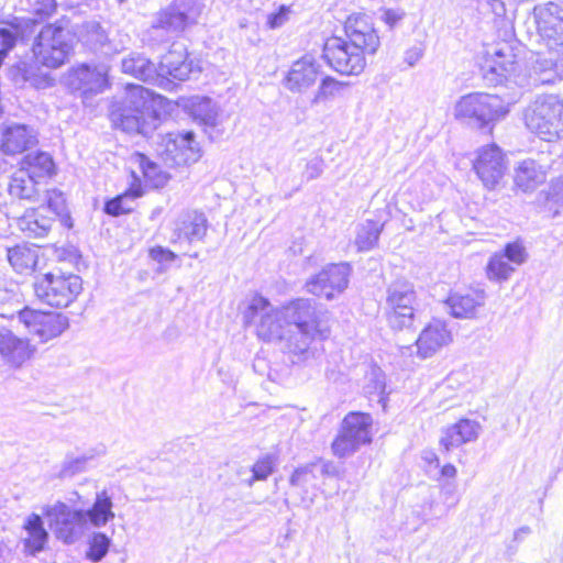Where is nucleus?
<instances>
[{
	"mask_svg": "<svg viewBox=\"0 0 563 563\" xmlns=\"http://www.w3.org/2000/svg\"><path fill=\"white\" fill-rule=\"evenodd\" d=\"M23 536L21 543L23 545V553L30 556H35L44 551L49 534L44 527L42 517L37 514H30L23 521L22 526Z\"/></svg>",
	"mask_w": 563,
	"mask_h": 563,
	"instance_id": "23",
	"label": "nucleus"
},
{
	"mask_svg": "<svg viewBox=\"0 0 563 563\" xmlns=\"http://www.w3.org/2000/svg\"><path fill=\"white\" fill-rule=\"evenodd\" d=\"M508 112V107L498 96L482 92L461 97L454 107L456 119H468L482 129L504 118Z\"/></svg>",
	"mask_w": 563,
	"mask_h": 563,
	"instance_id": "6",
	"label": "nucleus"
},
{
	"mask_svg": "<svg viewBox=\"0 0 563 563\" xmlns=\"http://www.w3.org/2000/svg\"><path fill=\"white\" fill-rule=\"evenodd\" d=\"M534 203L540 212L551 218L563 213V177L552 180L548 189L538 192Z\"/></svg>",
	"mask_w": 563,
	"mask_h": 563,
	"instance_id": "30",
	"label": "nucleus"
},
{
	"mask_svg": "<svg viewBox=\"0 0 563 563\" xmlns=\"http://www.w3.org/2000/svg\"><path fill=\"white\" fill-rule=\"evenodd\" d=\"M516 68L517 62L515 60V55L512 54L511 48L505 44L501 47L494 49L492 60H486L484 69L487 73L485 74V77H487L488 74H492L495 77L490 78V80L496 84H501L515 73Z\"/></svg>",
	"mask_w": 563,
	"mask_h": 563,
	"instance_id": "28",
	"label": "nucleus"
},
{
	"mask_svg": "<svg viewBox=\"0 0 563 563\" xmlns=\"http://www.w3.org/2000/svg\"><path fill=\"white\" fill-rule=\"evenodd\" d=\"M486 269L489 278L507 279L515 271V266L503 253H499L489 257Z\"/></svg>",
	"mask_w": 563,
	"mask_h": 563,
	"instance_id": "44",
	"label": "nucleus"
},
{
	"mask_svg": "<svg viewBox=\"0 0 563 563\" xmlns=\"http://www.w3.org/2000/svg\"><path fill=\"white\" fill-rule=\"evenodd\" d=\"M341 82L335 80L334 78L327 76L321 80L319 89L312 99V103H319L322 100H325L330 97H333L335 92L340 89Z\"/></svg>",
	"mask_w": 563,
	"mask_h": 563,
	"instance_id": "49",
	"label": "nucleus"
},
{
	"mask_svg": "<svg viewBox=\"0 0 563 563\" xmlns=\"http://www.w3.org/2000/svg\"><path fill=\"white\" fill-rule=\"evenodd\" d=\"M20 167L25 169L31 176H34L38 181L42 178L52 176L55 172L52 156L41 151L25 155L20 163Z\"/></svg>",
	"mask_w": 563,
	"mask_h": 563,
	"instance_id": "34",
	"label": "nucleus"
},
{
	"mask_svg": "<svg viewBox=\"0 0 563 563\" xmlns=\"http://www.w3.org/2000/svg\"><path fill=\"white\" fill-rule=\"evenodd\" d=\"M481 431L482 426L476 420L468 418L460 419L442 430L440 445L449 452L463 444L476 441Z\"/></svg>",
	"mask_w": 563,
	"mask_h": 563,
	"instance_id": "20",
	"label": "nucleus"
},
{
	"mask_svg": "<svg viewBox=\"0 0 563 563\" xmlns=\"http://www.w3.org/2000/svg\"><path fill=\"white\" fill-rule=\"evenodd\" d=\"M452 333L446 323L440 319H433L419 334L416 345L418 355L428 358L442 347L452 342Z\"/></svg>",
	"mask_w": 563,
	"mask_h": 563,
	"instance_id": "17",
	"label": "nucleus"
},
{
	"mask_svg": "<svg viewBox=\"0 0 563 563\" xmlns=\"http://www.w3.org/2000/svg\"><path fill=\"white\" fill-rule=\"evenodd\" d=\"M308 291L319 298H325L332 300L335 294L344 291L346 284H308Z\"/></svg>",
	"mask_w": 563,
	"mask_h": 563,
	"instance_id": "47",
	"label": "nucleus"
},
{
	"mask_svg": "<svg viewBox=\"0 0 563 563\" xmlns=\"http://www.w3.org/2000/svg\"><path fill=\"white\" fill-rule=\"evenodd\" d=\"M380 11V19L389 29H394L406 16L402 9H382Z\"/></svg>",
	"mask_w": 563,
	"mask_h": 563,
	"instance_id": "53",
	"label": "nucleus"
},
{
	"mask_svg": "<svg viewBox=\"0 0 563 563\" xmlns=\"http://www.w3.org/2000/svg\"><path fill=\"white\" fill-rule=\"evenodd\" d=\"M22 22H23V20H21L15 25L16 32H13L9 29H0V45H1L0 49H5V53H9L15 46L18 36L21 37L20 32H19V26Z\"/></svg>",
	"mask_w": 563,
	"mask_h": 563,
	"instance_id": "51",
	"label": "nucleus"
},
{
	"mask_svg": "<svg viewBox=\"0 0 563 563\" xmlns=\"http://www.w3.org/2000/svg\"><path fill=\"white\" fill-rule=\"evenodd\" d=\"M165 159L172 164L180 166L195 163L199 158V147L195 140V133L187 131L168 132L163 136Z\"/></svg>",
	"mask_w": 563,
	"mask_h": 563,
	"instance_id": "15",
	"label": "nucleus"
},
{
	"mask_svg": "<svg viewBox=\"0 0 563 563\" xmlns=\"http://www.w3.org/2000/svg\"><path fill=\"white\" fill-rule=\"evenodd\" d=\"M157 68V82L161 86L172 77L184 81L188 79L191 73V65L187 62V55L184 51L172 49L162 57Z\"/></svg>",
	"mask_w": 563,
	"mask_h": 563,
	"instance_id": "25",
	"label": "nucleus"
},
{
	"mask_svg": "<svg viewBox=\"0 0 563 563\" xmlns=\"http://www.w3.org/2000/svg\"><path fill=\"white\" fill-rule=\"evenodd\" d=\"M373 419L371 415L360 411L347 413L341 424L339 434L332 442V452L338 457H346L356 452L361 445L369 443L371 427Z\"/></svg>",
	"mask_w": 563,
	"mask_h": 563,
	"instance_id": "7",
	"label": "nucleus"
},
{
	"mask_svg": "<svg viewBox=\"0 0 563 563\" xmlns=\"http://www.w3.org/2000/svg\"><path fill=\"white\" fill-rule=\"evenodd\" d=\"M275 460L271 455H265L260 459L252 467V477L247 481L250 486L255 481H265L274 471Z\"/></svg>",
	"mask_w": 563,
	"mask_h": 563,
	"instance_id": "46",
	"label": "nucleus"
},
{
	"mask_svg": "<svg viewBox=\"0 0 563 563\" xmlns=\"http://www.w3.org/2000/svg\"><path fill=\"white\" fill-rule=\"evenodd\" d=\"M314 468L316 464L313 463L296 468L290 476V485L299 488H306L309 485H313L317 479Z\"/></svg>",
	"mask_w": 563,
	"mask_h": 563,
	"instance_id": "45",
	"label": "nucleus"
},
{
	"mask_svg": "<svg viewBox=\"0 0 563 563\" xmlns=\"http://www.w3.org/2000/svg\"><path fill=\"white\" fill-rule=\"evenodd\" d=\"M137 162L145 180L155 188H161L168 181V175L159 166L148 159L144 154H137Z\"/></svg>",
	"mask_w": 563,
	"mask_h": 563,
	"instance_id": "40",
	"label": "nucleus"
},
{
	"mask_svg": "<svg viewBox=\"0 0 563 563\" xmlns=\"http://www.w3.org/2000/svg\"><path fill=\"white\" fill-rule=\"evenodd\" d=\"M456 473H457L456 467L453 464H445L441 468V475L444 477L453 478L456 476Z\"/></svg>",
	"mask_w": 563,
	"mask_h": 563,
	"instance_id": "59",
	"label": "nucleus"
},
{
	"mask_svg": "<svg viewBox=\"0 0 563 563\" xmlns=\"http://www.w3.org/2000/svg\"><path fill=\"white\" fill-rule=\"evenodd\" d=\"M8 53H5V49H0V67L3 64L4 58L7 57Z\"/></svg>",
	"mask_w": 563,
	"mask_h": 563,
	"instance_id": "64",
	"label": "nucleus"
},
{
	"mask_svg": "<svg viewBox=\"0 0 563 563\" xmlns=\"http://www.w3.org/2000/svg\"><path fill=\"white\" fill-rule=\"evenodd\" d=\"M122 71L144 82L156 85L157 68L154 63L141 54L132 53L122 59Z\"/></svg>",
	"mask_w": 563,
	"mask_h": 563,
	"instance_id": "32",
	"label": "nucleus"
},
{
	"mask_svg": "<svg viewBox=\"0 0 563 563\" xmlns=\"http://www.w3.org/2000/svg\"><path fill=\"white\" fill-rule=\"evenodd\" d=\"M320 65L311 56L296 60L286 77L285 85L292 92H302L310 88L320 74Z\"/></svg>",
	"mask_w": 563,
	"mask_h": 563,
	"instance_id": "22",
	"label": "nucleus"
},
{
	"mask_svg": "<svg viewBox=\"0 0 563 563\" xmlns=\"http://www.w3.org/2000/svg\"><path fill=\"white\" fill-rule=\"evenodd\" d=\"M531 532L530 528L525 526V527H521L519 528L516 532H515V539L516 540H519L521 538V536L523 534H529Z\"/></svg>",
	"mask_w": 563,
	"mask_h": 563,
	"instance_id": "62",
	"label": "nucleus"
},
{
	"mask_svg": "<svg viewBox=\"0 0 563 563\" xmlns=\"http://www.w3.org/2000/svg\"><path fill=\"white\" fill-rule=\"evenodd\" d=\"M82 515L85 517L86 523L90 522V525L95 528H102L109 521L113 520V503L107 490L97 493L95 503L92 504L91 508L82 510Z\"/></svg>",
	"mask_w": 563,
	"mask_h": 563,
	"instance_id": "31",
	"label": "nucleus"
},
{
	"mask_svg": "<svg viewBox=\"0 0 563 563\" xmlns=\"http://www.w3.org/2000/svg\"><path fill=\"white\" fill-rule=\"evenodd\" d=\"M216 112L213 110H209L203 117L202 122L206 125L214 126L216 125Z\"/></svg>",
	"mask_w": 563,
	"mask_h": 563,
	"instance_id": "61",
	"label": "nucleus"
},
{
	"mask_svg": "<svg viewBox=\"0 0 563 563\" xmlns=\"http://www.w3.org/2000/svg\"><path fill=\"white\" fill-rule=\"evenodd\" d=\"M10 265L19 274H30L37 264V251L27 245H15L7 250Z\"/></svg>",
	"mask_w": 563,
	"mask_h": 563,
	"instance_id": "35",
	"label": "nucleus"
},
{
	"mask_svg": "<svg viewBox=\"0 0 563 563\" xmlns=\"http://www.w3.org/2000/svg\"><path fill=\"white\" fill-rule=\"evenodd\" d=\"M42 512L47 518L56 539L63 543L74 544L84 536L87 523L82 509H71L67 504L56 501L53 505H45Z\"/></svg>",
	"mask_w": 563,
	"mask_h": 563,
	"instance_id": "8",
	"label": "nucleus"
},
{
	"mask_svg": "<svg viewBox=\"0 0 563 563\" xmlns=\"http://www.w3.org/2000/svg\"><path fill=\"white\" fill-rule=\"evenodd\" d=\"M473 169L486 189H495L507 170L506 155L494 143L482 146L473 161Z\"/></svg>",
	"mask_w": 563,
	"mask_h": 563,
	"instance_id": "12",
	"label": "nucleus"
},
{
	"mask_svg": "<svg viewBox=\"0 0 563 563\" xmlns=\"http://www.w3.org/2000/svg\"><path fill=\"white\" fill-rule=\"evenodd\" d=\"M79 36L91 49H103L108 43V34L98 21H86L80 25Z\"/></svg>",
	"mask_w": 563,
	"mask_h": 563,
	"instance_id": "38",
	"label": "nucleus"
},
{
	"mask_svg": "<svg viewBox=\"0 0 563 563\" xmlns=\"http://www.w3.org/2000/svg\"><path fill=\"white\" fill-rule=\"evenodd\" d=\"M417 294L412 284H391L387 291V321L395 331L410 329L415 322Z\"/></svg>",
	"mask_w": 563,
	"mask_h": 563,
	"instance_id": "10",
	"label": "nucleus"
},
{
	"mask_svg": "<svg viewBox=\"0 0 563 563\" xmlns=\"http://www.w3.org/2000/svg\"><path fill=\"white\" fill-rule=\"evenodd\" d=\"M82 284H32L37 299L51 307H67L82 290Z\"/></svg>",
	"mask_w": 563,
	"mask_h": 563,
	"instance_id": "21",
	"label": "nucleus"
},
{
	"mask_svg": "<svg viewBox=\"0 0 563 563\" xmlns=\"http://www.w3.org/2000/svg\"><path fill=\"white\" fill-rule=\"evenodd\" d=\"M46 211L45 213H53L55 216L59 214L64 210V199L62 197V194H57L56 191H53L52 195H49L47 200V207L44 208Z\"/></svg>",
	"mask_w": 563,
	"mask_h": 563,
	"instance_id": "54",
	"label": "nucleus"
},
{
	"mask_svg": "<svg viewBox=\"0 0 563 563\" xmlns=\"http://www.w3.org/2000/svg\"><path fill=\"white\" fill-rule=\"evenodd\" d=\"M549 168L541 161L525 159L515 169V185L525 192L532 191L545 181Z\"/></svg>",
	"mask_w": 563,
	"mask_h": 563,
	"instance_id": "24",
	"label": "nucleus"
},
{
	"mask_svg": "<svg viewBox=\"0 0 563 563\" xmlns=\"http://www.w3.org/2000/svg\"><path fill=\"white\" fill-rule=\"evenodd\" d=\"M137 196H140V192H133L132 190L118 195L104 202L103 211L112 217L129 213L133 210V207L129 201L131 202Z\"/></svg>",
	"mask_w": 563,
	"mask_h": 563,
	"instance_id": "42",
	"label": "nucleus"
},
{
	"mask_svg": "<svg viewBox=\"0 0 563 563\" xmlns=\"http://www.w3.org/2000/svg\"><path fill=\"white\" fill-rule=\"evenodd\" d=\"M33 12L41 20L49 18L56 11V0H34Z\"/></svg>",
	"mask_w": 563,
	"mask_h": 563,
	"instance_id": "52",
	"label": "nucleus"
},
{
	"mask_svg": "<svg viewBox=\"0 0 563 563\" xmlns=\"http://www.w3.org/2000/svg\"><path fill=\"white\" fill-rule=\"evenodd\" d=\"M364 393L368 396L377 397V402L382 405L383 409L386 408L387 396L385 374L378 366H369L364 377Z\"/></svg>",
	"mask_w": 563,
	"mask_h": 563,
	"instance_id": "36",
	"label": "nucleus"
},
{
	"mask_svg": "<svg viewBox=\"0 0 563 563\" xmlns=\"http://www.w3.org/2000/svg\"><path fill=\"white\" fill-rule=\"evenodd\" d=\"M351 271L347 262L328 264L308 282H349Z\"/></svg>",
	"mask_w": 563,
	"mask_h": 563,
	"instance_id": "41",
	"label": "nucleus"
},
{
	"mask_svg": "<svg viewBox=\"0 0 563 563\" xmlns=\"http://www.w3.org/2000/svg\"><path fill=\"white\" fill-rule=\"evenodd\" d=\"M203 8V0L173 1L156 14L147 31L148 43L156 45L178 37L185 30L198 23Z\"/></svg>",
	"mask_w": 563,
	"mask_h": 563,
	"instance_id": "4",
	"label": "nucleus"
},
{
	"mask_svg": "<svg viewBox=\"0 0 563 563\" xmlns=\"http://www.w3.org/2000/svg\"><path fill=\"white\" fill-rule=\"evenodd\" d=\"M490 7L496 15L501 16L505 14V4L501 0H492Z\"/></svg>",
	"mask_w": 563,
	"mask_h": 563,
	"instance_id": "58",
	"label": "nucleus"
},
{
	"mask_svg": "<svg viewBox=\"0 0 563 563\" xmlns=\"http://www.w3.org/2000/svg\"><path fill=\"white\" fill-rule=\"evenodd\" d=\"M290 7L280 5L277 11L267 15V25L269 29H278L283 26L289 19Z\"/></svg>",
	"mask_w": 563,
	"mask_h": 563,
	"instance_id": "50",
	"label": "nucleus"
},
{
	"mask_svg": "<svg viewBox=\"0 0 563 563\" xmlns=\"http://www.w3.org/2000/svg\"><path fill=\"white\" fill-rule=\"evenodd\" d=\"M37 143L32 128L21 123H7L1 128L0 148L7 155L27 151Z\"/></svg>",
	"mask_w": 563,
	"mask_h": 563,
	"instance_id": "18",
	"label": "nucleus"
},
{
	"mask_svg": "<svg viewBox=\"0 0 563 563\" xmlns=\"http://www.w3.org/2000/svg\"><path fill=\"white\" fill-rule=\"evenodd\" d=\"M208 220L203 212L188 210L175 221L173 242L192 244L201 242L207 234Z\"/></svg>",
	"mask_w": 563,
	"mask_h": 563,
	"instance_id": "16",
	"label": "nucleus"
},
{
	"mask_svg": "<svg viewBox=\"0 0 563 563\" xmlns=\"http://www.w3.org/2000/svg\"><path fill=\"white\" fill-rule=\"evenodd\" d=\"M383 228V223L373 220H366L358 224L355 238L357 250L364 252L374 249L378 243Z\"/></svg>",
	"mask_w": 563,
	"mask_h": 563,
	"instance_id": "37",
	"label": "nucleus"
},
{
	"mask_svg": "<svg viewBox=\"0 0 563 563\" xmlns=\"http://www.w3.org/2000/svg\"><path fill=\"white\" fill-rule=\"evenodd\" d=\"M503 255H505L508 258V261L516 266L525 263L528 256L526 247L523 246L521 241L507 243L505 245Z\"/></svg>",
	"mask_w": 563,
	"mask_h": 563,
	"instance_id": "48",
	"label": "nucleus"
},
{
	"mask_svg": "<svg viewBox=\"0 0 563 563\" xmlns=\"http://www.w3.org/2000/svg\"><path fill=\"white\" fill-rule=\"evenodd\" d=\"M40 181L21 167L11 176L9 194L12 198L34 200L38 195L37 184Z\"/></svg>",
	"mask_w": 563,
	"mask_h": 563,
	"instance_id": "33",
	"label": "nucleus"
},
{
	"mask_svg": "<svg viewBox=\"0 0 563 563\" xmlns=\"http://www.w3.org/2000/svg\"><path fill=\"white\" fill-rule=\"evenodd\" d=\"M422 460L428 464L435 463L438 465V463H439V459H438L437 454L431 450L422 452Z\"/></svg>",
	"mask_w": 563,
	"mask_h": 563,
	"instance_id": "60",
	"label": "nucleus"
},
{
	"mask_svg": "<svg viewBox=\"0 0 563 563\" xmlns=\"http://www.w3.org/2000/svg\"><path fill=\"white\" fill-rule=\"evenodd\" d=\"M109 67L104 64L91 66L82 64L69 75V86L80 91L86 99L103 92L109 87Z\"/></svg>",
	"mask_w": 563,
	"mask_h": 563,
	"instance_id": "14",
	"label": "nucleus"
},
{
	"mask_svg": "<svg viewBox=\"0 0 563 563\" xmlns=\"http://www.w3.org/2000/svg\"><path fill=\"white\" fill-rule=\"evenodd\" d=\"M244 305V323L253 325L260 339L284 343V349L298 361L312 356L313 342L329 334L320 311L310 299H296L275 308L268 299L254 294Z\"/></svg>",
	"mask_w": 563,
	"mask_h": 563,
	"instance_id": "1",
	"label": "nucleus"
},
{
	"mask_svg": "<svg viewBox=\"0 0 563 563\" xmlns=\"http://www.w3.org/2000/svg\"><path fill=\"white\" fill-rule=\"evenodd\" d=\"M19 32L23 42L33 36L31 51L35 62L22 60L14 65L11 69L13 80L16 84L27 82L35 89L52 87L54 78L42 71L38 65L48 69L62 67L73 49L70 33L62 21L40 26L33 18L23 19Z\"/></svg>",
	"mask_w": 563,
	"mask_h": 563,
	"instance_id": "2",
	"label": "nucleus"
},
{
	"mask_svg": "<svg viewBox=\"0 0 563 563\" xmlns=\"http://www.w3.org/2000/svg\"><path fill=\"white\" fill-rule=\"evenodd\" d=\"M533 16L537 30L550 49L563 46V7L548 2L536 5Z\"/></svg>",
	"mask_w": 563,
	"mask_h": 563,
	"instance_id": "13",
	"label": "nucleus"
},
{
	"mask_svg": "<svg viewBox=\"0 0 563 563\" xmlns=\"http://www.w3.org/2000/svg\"><path fill=\"white\" fill-rule=\"evenodd\" d=\"M424 49L421 46H412L405 52L404 60L408 66H415L423 56Z\"/></svg>",
	"mask_w": 563,
	"mask_h": 563,
	"instance_id": "57",
	"label": "nucleus"
},
{
	"mask_svg": "<svg viewBox=\"0 0 563 563\" xmlns=\"http://www.w3.org/2000/svg\"><path fill=\"white\" fill-rule=\"evenodd\" d=\"M45 209L26 211L18 220L19 229L31 239L44 238L52 229L54 218L45 213Z\"/></svg>",
	"mask_w": 563,
	"mask_h": 563,
	"instance_id": "29",
	"label": "nucleus"
},
{
	"mask_svg": "<svg viewBox=\"0 0 563 563\" xmlns=\"http://www.w3.org/2000/svg\"><path fill=\"white\" fill-rule=\"evenodd\" d=\"M563 74V58L559 57V53L550 49L549 53L537 54V58L532 65L531 77L534 85L552 84L555 78Z\"/></svg>",
	"mask_w": 563,
	"mask_h": 563,
	"instance_id": "27",
	"label": "nucleus"
},
{
	"mask_svg": "<svg viewBox=\"0 0 563 563\" xmlns=\"http://www.w3.org/2000/svg\"><path fill=\"white\" fill-rule=\"evenodd\" d=\"M27 339L16 336L11 330L0 328V357L11 367H20L33 355Z\"/></svg>",
	"mask_w": 563,
	"mask_h": 563,
	"instance_id": "19",
	"label": "nucleus"
},
{
	"mask_svg": "<svg viewBox=\"0 0 563 563\" xmlns=\"http://www.w3.org/2000/svg\"><path fill=\"white\" fill-rule=\"evenodd\" d=\"M150 256L152 260L158 263L172 262L175 260V254L163 246H155L150 250Z\"/></svg>",
	"mask_w": 563,
	"mask_h": 563,
	"instance_id": "56",
	"label": "nucleus"
},
{
	"mask_svg": "<svg viewBox=\"0 0 563 563\" xmlns=\"http://www.w3.org/2000/svg\"><path fill=\"white\" fill-rule=\"evenodd\" d=\"M323 173V162L320 158H313L309 161L306 165V170L303 173L307 180H312L321 176Z\"/></svg>",
	"mask_w": 563,
	"mask_h": 563,
	"instance_id": "55",
	"label": "nucleus"
},
{
	"mask_svg": "<svg viewBox=\"0 0 563 563\" xmlns=\"http://www.w3.org/2000/svg\"><path fill=\"white\" fill-rule=\"evenodd\" d=\"M111 539L103 532H93L88 541L86 558L91 562H100L108 553Z\"/></svg>",
	"mask_w": 563,
	"mask_h": 563,
	"instance_id": "43",
	"label": "nucleus"
},
{
	"mask_svg": "<svg viewBox=\"0 0 563 563\" xmlns=\"http://www.w3.org/2000/svg\"><path fill=\"white\" fill-rule=\"evenodd\" d=\"M525 122L544 141L563 137V101L552 96L536 99L525 111Z\"/></svg>",
	"mask_w": 563,
	"mask_h": 563,
	"instance_id": "5",
	"label": "nucleus"
},
{
	"mask_svg": "<svg viewBox=\"0 0 563 563\" xmlns=\"http://www.w3.org/2000/svg\"><path fill=\"white\" fill-rule=\"evenodd\" d=\"M150 91L134 86L128 92L122 107L113 109L111 120L117 128L128 133H146L144 113L148 109Z\"/></svg>",
	"mask_w": 563,
	"mask_h": 563,
	"instance_id": "9",
	"label": "nucleus"
},
{
	"mask_svg": "<svg viewBox=\"0 0 563 563\" xmlns=\"http://www.w3.org/2000/svg\"><path fill=\"white\" fill-rule=\"evenodd\" d=\"M347 40L333 36L325 41L323 58L341 75H360L366 65L365 55L375 54L380 45L376 29L366 14H352L344 24Z\"/></svg>",
	"mask_w": 563,
	"mask_h": 563,
	"instance_id": "3",
	"label": "nucleus"
},
{
	"mask_svg": "<svg viewBox=\"0 0 563 563\" xmlns=\"http://www.w3.org/2000/svg\"><path fill=\"white\" fill-rule=\"evenodd\" d=\"M19 320L25 325L29 333L41 343L60 336L69 328V318L65 314L29 308L19 312Z\"/></svg>",
	"mask_w": 563,
	"mask_h": 563,
	"instance_id": "11",
	"label": "nucleus"
},
{
	"mask_svg": "<svg viewBox=\"0 0 563 563\" xmlns=\"http://www.w3.org/2000/svg\"><path fill=\"white\" fill-rule=\"evenodd\" d=\"M484 301V291L468 289L466 292L451 294L445 303L454 318L468 319L475 317L477 308L482 307Z\"/></svg>",
	"mask_w": 563,
	"mask_h": 563,
	"instance_id": "26",
	"label": "nucleus"
},
{
	"mask_svg": "<svg viewBox=\"0 0 563 563\" xmlns=\"http://www.w3.org/2000/svg\"><path fill=\"white\" fill-rule=\"evenodd\" d=\"M102 453L103 450H91L88 453H85L79 456L66 455L59 470L58 476L60 478H67L85 472L87 470L88 463L91 460H93L97 455H100Z\"/></svg>",
	"mask_w": 563,
	"mask_h": 563,
	"instance_id": "39",
	"label": "nucleus"
},
{
	"mask_svg": "<svg viewBox=\"0 0 563 563\" xmlns=\"http://www.w3.org/2000/svg\"><path fill=\"white\" fill-rule=\"evenodd\" d=\"M3 284H0V301H7L11 298V295L8 290L2 289Z\"/></svg>",
	"mask_w": 563,
	"mask_h": 563,
	"instance_id": "63",
	"label": "nucleus"
}]
</instances>
